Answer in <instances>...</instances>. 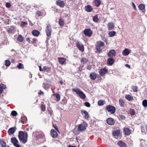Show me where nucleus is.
I'll list each match as a JSON object with an SVG mask.
<instances>
[{
    "label": "nucleus",
    "mask_w": 147,
    "mask_h": 147,
    "mask_svg": "<svg viewBox=\"0 0 147 147\" xmlns=\"http://www.w3.org/2000/svg\"><path fill=\"white\" fill-rule=\"evenodd\" d=\"M17 67L19 69H22L24 68V66L23 64L20 63L17 65Z\"/></svg>",
    "instance_id": "obj_40"
},
{
    "label": "nucleus",
    "mask_w": 147,
    "mask_h": 147,
    "mask_svg": "<svg viewBox=\"0 0 147 147\" xmlns=\"http://www.w3.org/2000/svg\"><path fill=\"white\" fill-rule=\"evenodd\" d=\"M117 144L120 146V147H126L127 145L126 144L121 141H119Z\"/></svg>",
    "instance_id": "obj_21"
},
{
    "label": "nucleus",
    "mask_w": 147,
    "mask_h": 147,
    "mask_svg": "<svg viewBox=\"0 0 147 147\" xmlns=\"http://www.w3.org/2000/svg\"><path fill=\"white\" fill-rule=\"evenodd\" d=\"M144 127H142L141 128V131L142 132V133H145V130H144V129L143 128Z\"/></svg>",
    "instance_id": "obj_58"
},
{
    "label": "nucleus",
    "mask_w": 147,
    "mask_h": 147,
    "mask_svg": "<svg viewBox=\"0 0 147 147\" xmlns=\"http://www.w3.org/2000/svg\"><path fill=\"white\" fill-rule=\"evenodd\" d=\"M16 129V127H11L8 129L7 132L9 135H11L15 132Z\"/></svg>",
    "instance_id": "obj_13"
},
{
    "label": "nucleus",
    "mask_w": 147,
    "mask_h": 147,
    "mask_svg": "<svg viewBox=\"0 0 147 147\" xmlns=\"http://www.w3.org/2000/svg\"><path fill=\"white\" fill-rule=\"evenodd\" d=\"M41 110L43 111H45V106L44 105H42L41 106Z\"/></svg>",
    "instance_id": "obj_51"
},
{
    "label": "nucleus",
    "mask_w": 147,
    "mask_h": 147,
    "mask_svg": "<svg viewBox=\"0 0 147 147\" xmlns=\"http://www.w3.org/2000/svg\"><path fill=\"white\" fill-rule=\"evenodd\" d=\"M68 147H77L76 146H73L69 145Z\"/></svg>",
    "instance_id": "obj_64"
},
{
    "label": "nucleus",
    "mask_w": 147,
    "mask_h": 147,
    "mask_svg": "<svg viewBox=\"0 0 147 147\" xmlns=\"http://www.w3.org/2000/svg\"><path fill=\"white\" fill-rule=\"evenodd\" d=\"M108 71V70L105 67H104L102 69H101L99 71V74L100 76H102L104 75Z\"/></svg>",
    "instance_id": "obj_12"
},
{
    "label": "nucleus",
    "mask_w": 147,
    "mask_h": 147,
    "mask_svg": "<svg viewBox=\"0 0 147 147\" xmlns=\"http://www.w3.org/2000/svg\"><path fill=\"white\" fill-rule=\"evenodd\" d=\"M96 74L95 72L91 73L90 74V77L93 80H94L96 78Z\"/></svg>",
    "instance_id": "obj_22"
},
{
    "label": "nucleus",
    "mask_w": 147,
    "mask_h": 147,
    "mask_svg": "<svg viewBox=\"0 0 147 147\" xmlns=\"http://www.w3.org/2000/svg\"><path fill=\"white\" fill-rule=\"evenodd\" d=\"M37 40V39L36 38H33L32 39V44H33L35 42H36Z\"/></svg>",
    "instance_id": "obj_53"
},
{
    "label": "nucleus",
    "mask_w": 147,
    "mask_h": 147,
    "mask_svg": "<svg viewBox=\"0 0 147 147\" xmlns=\"http://www.w3.org/2000/svg\"><path fill=\"white\" fill-rule=\"evenodd\" d=\"M81 112L82 115L84 116L86 119H88L89 117V115L88 113L86 111L82 110Z\"/></svg>",
    "instance_id": "obj_20"
},
{
    "label": "nucleus",
    "mask_w": 147,
    "mask_h": 147,
    "mask_svg": "<svg viewBox=\"0 0 147 147\" xmlns=\"http://www.w3.org/2000/svg\"><path fill=\"white\" fill-rule=\"evenodd\" d=\"M78 131H82L85 130L87 127V124L85 123L78 125Z\"/></svg>",
    "instance_id": "obj_5"
},
{
    "label": "nucleus",
    "mask_w": 147,
    "mask_h": 147,
    "mask_svg": "<svg viewBox=\"0 0 147 147\" xmlns=\"http://www.w3.org/2000/svg\"><path fill=\"white\" fill-rule=\"evenodd\" d=\"M83 32L86 36L90 37L92 34V31L90 28L86 29L83 31Z\"/></svg>",
    "instance_id": "obj_7"
},
{
    "label": "nucleus",
    "mask_w": 147,
    "mask_h": 147,
    "mask_svg": "<svg viewBox=\"0 0 147 147\" xmlns=\"http://www.w3.org/2000/svg\"><path fill=\"white\" fill-rule=\"evenodd\" d=\"M39 70L40 71H43V68L42 69V68L40 66H39Z\"/></svg>",
    "instance_id": "obj_60"
},
{
    "label": "nucleus",
    "mask_w": 147,
    "mask_h": 147,
    "mask_svg": "<svg viewBox=\"0 0 147 147\" xmlns=\"http://www.w3.org/2000/svg\"><path fill=\"white\" fill-rule=\"evenodd\" d=\"M85 10L88 12H90L93 10L92 7L90 5L86 6L85 7Z\"/></svg>",
    "instance_id": "obj_17"
},
{
    "label": "nucleus",
    "mask_w": 147,
    "mask_h": 147,
    "mask_svg": "<svg viewBox=\"0 0 147 147\" xmlns=\"http://www.w3.org/2000/svg\"><path fill=\"white\" fill-rule=\"evenodd\" d=\"M42 86L43 88L46 90H47L50 88L49 85L47 83H44Z\"/></svg>",
    "instance_id": "obj_27"
},
{
    "label": "nucleus",
    "mask_w": 147,
    "mask_h": 147,
    "mask_svg": "<svg viewBox=\"0 0 147 147\" xmlns=\"http://www.w3.org/2000/svg\"><path fill=\"white\" fill-rule=\"evenodd\" d=\"M59 24L61 26H63L64 25V20L62 18H60L59 19Z\"/></svg>",
    "instance_id": "obj_28"
},
{
    "label": "nucleus",
    "mask_w": 147,
    "mask_h": 147,
    "mask_svg": "<svg viewBox=\"0 0 147 147\" xmlns=\"http://www.w3.org/2000/svg\"><path fill=\"white\" fill-rule=\"evenodd\" d=\"M125 98L129 100H133V98L129 95H126L125 96Z\"/></svg>",
    "instance_id": "obj_42"
},
{
    "label": "nucleus",
    "mask_w": 147,
    "mask_h": 147,
    "mask_svg": "<svg viewBox=\"0 0 147 147\" xmlns=\"http://www.w3.org/2000/svg\"><path fill=\"white\" fill-rule=\"evenodd\" d=\"M114 60L112 58H110L107 60V63L109 65H111L114 63Z\"/></svg>",
    "instance_id": "obj_24"
},
{
    "label": "nucleus",
    "mask_w": 147,
    "mask_h": 147,
    "mask_svg": "<svg viewBox=\"0 0 147 147\" xmlns=\"http://www.w3.org/2000/svg\"><path fill=\"white\" fill-rule=\"evenodd\" d=\"M51 28L50 24H48L47 27L46 32L47 36H50L51 34Z\"/></svg>",
    "instance_id": "obj_8"
},
{
    "label": "nucleus",
    "mask_w": 147,
    "mask_h": 147,
    "mask_svg": "<svg viewBox=\"0 0 147 147\" xmlns=\"http://www.w3.org/2000/svg\"><path fill=\"white\" fill-rule=\"evenodd\" d=\"M56 4L61 7H63L65 5V3L63 1L58 0L56 1Z\"/></svg>",
    "instance_id": "obj_10"
},
{
    "label": "nucleus",
    "mask_w": 147,
    "mask_h": 147,
    "mask_svg": "<svg viewBox=\"0 0 147 147\" xmlns=\"http://www.w3.org/2000/svg\"><path fill=\"white\" fill-rule=\"evenodd\" d=\"M123 130L125 135H129L131 133L130 129L128 128H125Z\"/></svg>",
    "instance_id": "obj_18"
},
{
    "label": "nucleus",
    "mask_w": 147,
    "mask_h": 147,
    "mask_svg": "<svg viewBox=\"0 0 147 147\" xmlns=\"http://www.w3.org/2000/svg\"><path fill=\"white\" fill-rule=\"evenodd\" d=\"M32 33L34 36L37 37L39 35L40 32L38 30H34L32 32Z\"/></svg>",
    "instance_id": "obj_23"
},
{
    "label": "nucleus",
    "mask_w": 147,
    "mask_h": 147,
    "mask_svg": "<svg viewBox=\"0 0 147 147\" xmlns=\"http://www.w3.org/2000/svg\"><path fill=\"white\" fill-rule=\"evenodd\" d=\"M53 127H54V128L55 129H56L59 132V130H58V127H57V126L56 125H53Z\"/></svg>",
    "instance_id": "obj_56"
},
{
    "label": "nucleus",
    "mask_w": 147,
    "mask_h": 147,
    "mask_svg": "<svg viewBox=\"0 0 147 147\" xmlns=\"http://www.w3.org/2000/svg\"><path fill=\"white\" fill-rule=\"evenodd\" d=\"M76 45L80 50L82 52L84 51V47L81 43L78 42L76 43Z\"/></svg>",
    "instance_id": "obj_9"
},
{
    "label": "nucleus",
    "mask_w": 147,
    "mask_h": 147,
    "mask_svg": "<svg viewBox=\"0 0 147 147\" xmlns=\"http://www.w3.org/2000/svg\"><path fill=\"white\" fill-rule=\"evenodd\" d=\"M37 14L38 15V16H40L41 15L40 12L39 11L37 12Z\"/></svg>",
    "instance_id": "obj_61"
},
{
    "label": "nucleus",
    "mask_w": 147,
    "mask_h": 147,
    "mask_svg": "<svg viewBox=\"0 0 147 147\" xmlns=\"http://www.w3.org/2000/svg\"><path fill=\"white\" fill-rule=\"evenodd\" d=\"M27 24V22L23 21L21 23V26L22 27H23L25 25H26Z\"/></svg>",
    "instance_id": "obj_50"
},
{
    "label": "nucleus",
    "mask_w": 147,
    "mask_h": 147,
    "mask_svg": "<svg viewBox=\"0 0 147 147\" xmlns=\"http://www.w3.org/2000/svg\"><path fill=\"white\" fill-rule=\"evenodd\" d=\"M28 136V133L26 131H19L18 137L20 142L25 144L27 141Z\"/></svg>",
    "instance_id": "obj_1"
},
{
    "label": "nucleus",
    "mask_w": 147,
    "mask_h": 147,
    "mask_svg": "<svg viewBox=\"0 0 147 147\" xmlns=\"http://www.w3.org/2000/svg\"><path fill=\"white\" fill-rule=\"evenodd\" d=\"M6 88L4 84H0V94H1L3 91V89Z\"/></svg>",
    "instance_id": "obj_29"
},
{
    "label": "nucleus",
    "mask_w": 147,
    "mask_h": 147,
    "mask_svg": "<svg viewBox=\"0 0 147 147\" xmlns=\"http://www.w3.org/2000/svg\"><path fill=\"white\" fill-rule=\"evenodd\" d=\"M11 142L13 144V145L16 147H21V145L19 144V142L18 140L15 137H13L11 139Z\"/></svg>",
    "instance_id": "obj_6"
},
{
    "label": "nucleus",
    "mask_w": 147,
    "mask_h": 147,
    "mask_svg": "<svg viewBox=\"0 0 147 147\" xmlns=\"http://www.w3.org/2000/svg\"><path fill=\"white\" fill-rule=\"evenodd\" d=\"M107 122L108 124L110 125H113L115 123L114 119L111 118H108L107 120Z\"/></svg>",
    "instance_id": "obj_15"
},
{
    "label": "nucleus",
    "mask_w": 147,
    "mask_h": 147,
    "mask_svg": "<svg viewBox=\"0 0 147 147\" xmlns=\"http://www.w3.org/2000/svg\"><path fill=\"white\" fill-rule=\"evenodd\" d=\"M95 6L98 7L101 4V1L100 0H96L94 1Z\"/></svg>",
    "instance_id": "obj_35"
},
{
    "label": "nucleus",
    "mask_w": 147,
    "mask_h": 147,
    "mask_svg": "<svg viewBox=\"0 0 147 147\" xmlns=\"http://www.w3.org/2000/svg\"><path fill=\"white\" fill-rule=\"evenodd\" d=\"M119 116L121 119L123 120L125 119V117L124 115H119Z\"/></svg>",
    "instance_id": "obj_52"
},
{
    "label": "nucleus",
    "mask_w": 147,
    "mask_h": 147,
    "mask_svg": "<svg viewBox=\"0 0 147 147\" xmlns=\"http://www.w3.org/2000/svg\"><path fill=\"white\" fill-rule=\"evenodd\" d=\"M85 105L88 107H89L90 106V104L87 102H85Z\"/></svg>",
    "instance_id": "obj_57"
},
{
    "label": "nucleus",
    "mask_w": 147,
    "mask_h": 147,
    "mask_svg": "<svg viewBox=\"0 0 147 147\" xmlns=\"http://www.w3.org/2000/svg\"><path fill=\"white\" fill-rule=\"evenodd\" d=\"M72 90L75 92L81 99H84L86 98V96L84 92L78 88L73 89Z\"/></svg>",
    "instance_id": "obj_2"
},
{
    "label": "nucleus",
    "mask_w": 147,
    "mask_h": 147,
    "mask_svg": "<svg viewBox=\"0 0 147 147\" xmlns=\"http://www.w3.org/2000/svg\"><path fill=\"white\" fill-rule=\"evenodd\" d=\"M5 65L6 66H8L10 65L11 63L9 60H6L5 61Z\"/></svg>",
    "instance_id": "obj_41"
},
{
    "label": "nucleus",
    "mask_w": 147,
    "mask_h": 147,
    "mask_svg": "<svg viewBox=\"0 0 147 147\" xmlns=\"http://www.w3.org/2000/svg\"><path fill=\"white\" fill-rule=\"evenodd\" d=\"M50 134L51 136L53 138H56L58 136L57 133L56 131L53 129L51 130Z\"/></svg>",
    "instance_id": "obj_14"
},
{
    "label": "nucleus",
    "mask_w": 147,
    "mask_h": 147,
    "mask_svg": "<svg viewBox=\"0 0 147 147\" xmlns=\"http://www.w3.org/2000/svg\"><path fill=\"white\" fill-rule=\"evenodd\" d=\"M106 108L108 112H110L111 114H113L115 112L116 109L113 106L109 105L107 106Z\"/></svg>",
    "instance_id": "obj_4"
},
{
    "label": "nucleus",
    "mask_w": 147,
    "mask_h": 147,
    "mask_svg": "<svg viewBox=\"0 0 147 147\" xmlns=\"http://www.w3.org/2000/svg\"><path fill=\"white\" fill-rule=\"evenodd\" d=\"M11 5L9 2H7L5 4V6L7 8H10L11 7Z\"/></svg>",
    "instance_id": "obj_49"
},
{
    "label": "nucleus",
    "mask_w": 147,
    "mask_h": 147,
    "mask_svg": "<svg viewBox=\"0 0 147 147\" xmlns=\"http://www.w3.org/2000/svg\"><path fill=\"white\" fill-rule=\"evenodd\" d=\"M93 20L95 22H97L98 21L99 19L98 18L97 15L94 16L93 17Z\"/></svg>",
    "instance_id": "obj_31"
},
{
    "label": "nucleus",
    "mask_w": 147,
    "mask_h": 147,
    "mask_svg": "<svg viewBox=\"0 0 147 147\" xmlns=\"http://www.w3.org/2000/svg\"><path fill=\"white\" fill-rule=\"evenodd\" d=\"M51 70V68L49 67L45 66L43 67V71H49Z\"/></svg>",
    "instance_id": "obj_39"
},
{
    "label": "nucleus",
    "mask_w": 147,
    "mask_h": 147,
    "mask_svg": "<svg viewBox=\"0 0 147 147\" xmlns=\"http://www.w3.org/2000/svg\"><path fill=\"white\" fill-rule=\"evenodd\" d=\"M138 87L137 86H134L132 87V90L134 92H136L137 91Z\"/></svg>",
    "instance_id": "obj_46"
},
{
    "label": "nucleus",
    "mask_w": 147,
    "mask_h": 147,
    "mask_svg": "<svg viewBox=\"0 0 147 147\" xmlns=\"http://www.w3.org/2000/svg\"><path fill=\"white\" fill-rule=\"evenodd\" d=\"M125 66L126 67H128L129 68H130V66L128 64H126L125 65Z\"/></svg>",
    "instance_id": "obj_59"
},
{
    "label": "nucleus",
    "mask_w": 147,
    "mask_h": 147,
    "mask_svg": "<svg viewBox=\"0 0 147 147\" xmlns=\"http://www.w3.org/2000/svg\"><path fill=\"white\" fill-rule=\"evenodd\" d=\"M83 67V66L82 67H79V70L80 71H82V67Z\"/></svg>",
    "instance_id": "obj_63"
},
{
    "label": "nucleus",
    "mask_w": 147,
    "mask_h": 147,
    "mask_svg": "<svg viewBox=\"0 0 147 147\" xmlns=\"http://www.w3.org/2000/svg\"><path fill=\"white\" fill-rule=\"evenodd\" d=\"M116 52L114 50L112 49L109 51L108 53V56L109 57H113L116 55Z\"/></svg>",
    "instance_id": "obj_11"
},
{
    "label": "nucleus",
    "mask_w": 147,
    "mask_h": 147,
    "mask_svg": "<svg viewBox=\"0 0 147 147\" xmlns=\"http://www.w3.org/2000/svg\"><path fill=\"white\" fill-rule=\"evenodd\" d=\"M131 50L127 49H125L123 50L122 52V54L124 56H127L130 53Z\"/></svg>",
    "instance_id": "obj_16"
},
{
    "label": "nucleus",
    "mask_w": 147,
    "mask_h": 147,
    "mask_svg": "<svg viewBox=\"0 0 147 147\" xmlns=\"http://www.w3.org/2000/svg\"><path fill=\"white\" fill-rule=\"evenodd\" d=\"M107 27L109 30H112L114 27V25L113 22H110L108 23Z\"/></svg>",
    "instance_id": "obj_19"
},
{
    "label": "nucleus",
    "mask_w": 147,
    "mask_h": 147,
    "mask_svg": "<svg viewBox=\"0 0 147 147\" xmlns=\"http://www.w3.org/2000/svg\"><path fill=\"white\" fill-rule=\"evenodd\" d=\"M120 134V131L119 130H116L114 131L113 132V134L115 136H118Z\"/></svg>",
    "instance_id": "obj_37"
},
{
    "label": "nucleus",
    "mask_w": 147,
    "mask_h": 147,
    "mask_svg": "<svg viewBox=\"0 0 147 147\" xmlns=\"http://www.w3.org/2000/svg\"><path fill=\"white\" fill-rule=\"evenodd\" d=\"M105 103V100H100L98 101V105L100 106L103 105Z\"/></svg>",
    "instance_id": "obj_30"
},
{
    "label": "nucleus",
    "mask_w": 147,
    "mask_h": 147,
    "mask_svg": "<svg viewBox=\"0 0 147 147\" xmlns=\"http://www.w3.org/2000/svg\"><path fill=\"white\" fill-rule=\"evenodd\" d=\"M132 6L134 8V9L135 10H136V5L133 2H132Z\"/></svg>",
    "instance_id": "obj_55"
},
{
    "label": "nucleus",
    "mask_w": 147,
    "mask_h": 147,
    "mask_svg": "<svg viewBox=\"0 0 147 147\" xmlns=\"http://www.w3.org/2000/svg\"><path fill=\"white\" fill-rule=\"evenodd\" d=\"M11 114L13 116H16L17 114V113L16 111H13L11 112Z\"/></svg>",
    "instance_id": "obj_48"
},
{
    "label": "nucleus",
    "mask_w": 147,
    "mask_h": 147,
    "mask_svg": "<svg viewBox=\"0 0 147 147\" xmlns=\"http://www.w3.org/2000/svg\"><path fill=\"white\" fill-rule=\"evenodd\" d=\"M139 8L141 10H143L145 8V5L142 4H140L139 6Z\"/></svg>",
    "instance_id": "obj_44"
},
{
    "label": "nucleus",
    "mask_w": 147,
    "mask_h": 147,
    "mask_svg": "<svg viewBox=\"0 0 147 147\" xmlns=\"http://www.w3.org/2000/svg\"><path fill=\"white\" fill-rule=\"evenodd\" d=\"M142 105H143L146 107H147V100H144L142 101Z\"/></svg>",
    "instance_id": "obj_43"
},
{
    "label": "nucleus",
    "mask_w": 147,
    "mask_h": 147,
    "mask_svg": "<svg viewBox=\"0 0 147 147\" xmlns=\"http://www.w3.org/2000/svg\"><path fill=\"white\" fill-rule=\"evenodd\" d=\"M59 63L61 64H63L66 61V59L64 58L59 57L58 58Z\"/></svg>",
    "instance_id": "obj_25"
},
{
    "label": "nucleus",
    "mask_w": 147,
    "mask_h": 147,
    "mask_svg": "<svg viewBox=\"0 0 147 147\" xmlns=\"http://www.w3.org/2000/svg\"><path fill=\"white\" fill-rule=\"evenodd\" d=\"M116 34L115 32L114 31H110L109 32V35L111 37H113Z\"/></svg>",
    "instance_id": "obj_33"
},
{
    "label": "nucleus",
    "mask_w": 147,
    "mask_h": 147,
    "mask_svg": "<svg viewBox=\"0 0 147 147\" xmlns=\"http://www.w3.org/2000/svg\"><path fill=\"white\" fill-rule=\"evenodd\" d=\"M26 41H27L29 43L32 44V40H30V38H28L26 39Z\"/></svg>",
    "instance_id": "obj_54"
},
{
    "label": "nucleus",
    "mask_w": 147,
    "mask_h": 147,
    "mask_svg": "<svg viewBox=\"0 0 147 147\" xmlns=\"http://www.w3.org/2000/svg\"><path fill=\"white\" fill-rule=\"evenodd\" d=\"M24 40V38L21 35H19L17 38V40L19 42H22Z\"/></svg>",
    "instance_id": "obj_34"
},
{
    "label": "nucleus",
    "mask_w": 147,
    "mask_h": 147,
    "mask_svg": "<svg viewBox=\"0 0 147 147\" xmlns=\"http://www.w3.org/2000/svg\"><path fill=\"white\" fill-rule=\"evenodd\" d=\"M0 144L3 147H6V143L3 140L0 139Z\"/></svg>",
    "instance_id": "obj_32"
},
{
    "label": "nucleus",
    "mask_w": 147,
    "mask_h": 147,
    "mask_svg": "<svg viewBox=\"0 0 147 147\" xmlns=\"http://www.w3.org/2000/svg\"><path fill=\"white\" fill-rule=\"evenodd\" d=\"M43 92L42 91H40L39 92H38V94L39 95H41V94H43Z\"/></svg>",
    "instance_id": "obj_62"
},
{
    "label": "nucleus",
    "mask_w": 147,
    "mask_h": 147,
    "mask_svg": "<svg viewBox=\"0 0 147 147\" xmlns=\"http://www.w3.org/2000/svg\"><path fill=\"white\" fill-rule=\"evenodd\" d=\"M88 61V59L86 58L83 57L82 58L81 60V62L84 64H86Z\"/></svg>",
    "instance_id": "obj_26"
},
{
    "label": "nucleus",
    "mask_w": 147,
    "mask_h": 147,
    "mask_svg": "<svg viewBox=\"0 0 147 147\" xmlns=\"http://www.w3.org/2000/svg\"><path fill=\"white\" fill-rule=\"evenodd\" d=\"M105 45L104 42L100 41H98L96 43V52L100 53L102 52L101 47Z\"/></svg>",
    "instance_id": "obj_3"
},
{
    "label": "nucleus",
    "mask_w": 147,
    "mask_h": 147,
    "mask_svg": "<svg viewBox=\"0 0 147 147\" xmlns=\"http://www.w3.org/2000/svg\"><path fill=\"white\" fill-rule=\"evenodd\" d=\"M130 114L131 115H134L135 114V111L134 109H131L130 111Z\"/></svg>",
    "instance_id": "obj_47"
},
{
    "label": "nucleus",
    "mask_w": 147,
    "mask_h": 147,
    "mask_svg": "<svg viewBox=\"0 0 147 147\" xmlns=\"http://www.w3.org/2000/svg\"><path fill=\"white\" fill-rule=\"evenodd\" d=\"M53 96H55L56 98L58 101H59L60 99V95L58 93L54 94Z\"/></svg>",
    "instance_id": "obj_36"
},
{
    "label": "nucleus",
    "mask_w": 147,
    "mask_h": 147,
    "mask_svg": "<svg viewBox=\"0 0 147 147\" xmlns=\"http://www.w3.org/2000/svg\"><path fill=\"white\" fill-rule=\"evenodd\" d=\"M119 102L120 106L123 107L124 104V102L123 100L121 99L119 100Z\"/></svg>",
    "instance_id": "obj_38"
},
{
    "label": "nucleus",
    "mask_w": 147,
    "mask_h": 147,
    "mask_svg": "<svg viewBox=\"0 0 147 147\" xmlns=\"http://www.w3.org/2000/svg\"><path fill=\"white\" fill-rule=\"evenodd\" d=\"M44 137V135L43 133H40L36 135L37 138H43Z\"/></svg>",
    "instance_id": "obj_45"
}]
</instances>
